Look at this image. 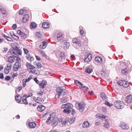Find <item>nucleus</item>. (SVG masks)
Returning a JSON list of instances; mask_svg holds the SVG:
<instances>
[{
  "label": "nucleus",
  "mask_w": 132,
  "mask_h": 132,
  "mask_svg": "<svg viewBox=\"0 0 132 132\" xmlns=\"http://www.w3.org/2000/svg\"><path fill=\"white\" fill-rule=\"evenodd\" d=\"M8 41H10V42H12L13 40L12 38L8 36L7 39H6Z\"/></svg>",
  "instance_id": "nucleus-55"
},
{
  "label": "nucleus",
  "mask_w": 132,
  "mask_h": 132,
  "mask_svg": "<svg viewBox=\"0 0 132 132\" xmlns=\"http://www.w3.org/2000/svg\"><path fill=\"white\" fill-rule=\"evenodd\" d=\"M125 101L127 103H129L132 102V96L130 95L125 98Z\"/></svg>",
  "instance_id": "nucleus-10"
},
{
  "label": "nucleus",
  "mask_w": 132,
  "mask_h": 132,
  "mask_svg": "<svg viewBox=\"0 0 132 132\" xmlns=\"http://www.w3.org/2000/svg\"><path fill=\"white\" fill-rule=\"evenodd\" d=\"M123 82L124 83L123 86L125 88L127 87L129 85L128 82L125 81H124Z\"/></svg>",
  "instance_id": "nucleus-39"
},
{
  "label": "nucleus",
  "mask_w": 132,
  "mask_h": 132,
  "mask_svg": "<svg viewBox=\"0 0 132 132\" xmlns=\"http://www.w3.org/2000/svg\"><path fill=\"white\" fill-rule=\"evenodd\" d=\"M28 126L31 128H34L36 126V124L34 122H32L29 123Z\"/></svg>",
  "instance_id": "nucleus-19"
},
{
  "label": "nucleus",
  "mask_w": 132,
  "mask_h": 132,
  "mask_svg": "<svg viewBox=\"0 0 132 132\" xmlns=\"http://www.w3.org/2000/svg\"><path fill=\"white\" fill-rule=\"evenodd\" d=\"M75 118H72L70 119L69 121V123H73L75 121Z\"/></svg>",
  "instance_id": "nucleus-42"
},
{
  "label": "nucleus",
  "mask_w": 132,
  "mask_h": 132,
  "mask_svg": "<svg viewBox=\"0 0 132 132\" xmlns=\"http://www.w3.org/2000/svg\"><path fill=\"white\" fill-rule=\"evenodd\" d=\"M71 111V110L70 109V108H65L64 110L63 111V112L64 113H66L67 114L70 113Z\"/></svg>",
  "instance_id": "nucleus-26"
},
{
  "label": "nucleus",
  "mask_w": 132,
  "mask_h": 132,
  "mask_svg": "<svg viewBox=\"0 0 132 132\" xmlns=\"http://www.w3.org/2000/svg\"><path fill=\"white\" fill-rule=\"evenodd\" d=\"M13 44L15 46L14 48V50L10 49L9 51L11 54H12L14 57H17L16 60V62H19L21 63V59L18 57V54L21 55L22 54V51L18 48V47L16 46L18 45L16 43H12V44Z\"/></svg>",
  "instance_id": "nucleus-1"
},
{
  "label": "nucleus",
  "mask_w": 132,
  "mask_h": 132,
  "mask_svg": "<svg viewBox=\"0 0 132 132\" xmlns=\"http://www.w3.org/2000/svg\"><path fill=\"white\" fill-rule=\"evenodd\" d=\"M0 78L2 79H3L4 78L3 74L2 73H0Z\"/></svg>",
  "instance_id": "nucleus-59"
},
{
  "label": "nucleus",
  "mask_w": 132,
  "mask_h": 132,
  "mask_svg": "<svg viewBox=\"0 0 132 132\" xmlns=\"http://www.w3.org/2000/svg\"><path fill=\"white\" fill-rule=\"evenodd\" d=\"M64 46L67 48H68L70 46L69 43L67 42H65L64 43Z\"/></svg>",
  "instance_id": "nucleus-40"
},
{
  "label": "nucleus",
  "mask_w": 132,
  "mask_h": 132,
  "mask_svg": "<svg viewBox=\"0 0 132 132\" xmlns=\"http://www.w3.org/2000/svg\"><path fill=\"white\" fill-rule=\"evenodd\" d=\"M25 12H26V11L22 9L20 10L19 12V14L20 15H23L24 13Z\"/></svg>",
  "instance_id": "nucleus-45"
},
{
  "label": "nucleus",
  "mask_w": 132,
  "mask_h": 132,
  "mask_svg": "<svg viewBox=\"0 0 132 132\" xmlns=\"http://www.w3.org/2000/svg\"><path fill=\"white\" fill-rule=\"evenodd\" d=\"M18 75L17 73H14L12 75V77L14 79V78L15 77H16Z\"/></svg>",
  "instance_id": "nucleus-57"
},
{
  "label": "nucleus",
  "mask_w": 132,
  "mask_h": 132,
  "mask_svg": "<svg viewBox=\"0 0 132 132\" xmlns=\"http://www.w3.org/2000/svg\"><path fill=\"white\" fill-rule=\"evenodd\" d=\"M96 117L99 119H105V116L100 114L98 113L96 115Z\"/></svg>",
  "instance_id": "nucleus-14"
},
{
  "label": "nucleus",
  "mask_w": 132,
  "mask_h": 132,
  "mask_svg": "<svg viewBox=\"0 0 132 132\" xmlns=\"http://www.w3.org/2000/svg\"><path fill=\"white\" fill-rule=\"evenodd\" d=\"M128 71V69L127 68H125L124 69H123L122 70L121 72L123 74H125L126 73H127Z\"/></svg>",
  "instance_id": "nucleus-44"
},
{
  "label": "nucleus",
  "mask_w": 132,
  "mask_h": 132,
  "mask_svg": "<svg viewBox=\"0 0 132 132\" xmlns=\"http://www.w3.org/2000/svg\"><path fill=\"white\" fill-rule=\"evenodd\" d=\"M12 28L13 30H15L17 28L16 24H13L12 26Z\"/></svg>",
  "instance_id": "nucleus-53"
},
{
  "label": "nucleus",
  "mask_w": 132,
  "mask_h": 132,
  "mask_svg": "<svg viewBox=\"0 0 132 132\" xmlns=\"http://www.w3.org/2000/svg\"><path fill=\"white\" fill-rule=\"evenodd\" d=\"M37 27V24L34 22H32L30 24V28L33 29L36 28Z\"/></svg>",
  "instance_id": "nucleus-28"
},
{
  "label": "nucleus",
  "mask_w": 132,
  "mask_h": 132,
  "mask_svg": "<svg viewBox=\"0 0 132 132\" xmlns=\"http://www.w3.org/2000/svg\"><path fill=\"white\" fill-rule=\"evenodd\" d=\"M68 101L67 98L65 97H63L61 100V102L62 103H65L67 102Z\"/></svg>",
  "instance_id": "nucleus-38"
},
{
  "label": "nucleus",
  "mask_w": 132,
  "mask_h": 132,
  "mask_svg": "<svg viewBox=\"0 0 132 132\" xmlns=\"http://www.w3.org/2000/svg\"><path fill=\"white\" fill-rule=\"evenodd\" d=\"M89 123L88 121H85L82 124V126L83 128H85L87 127L89 125Z\"/></svg>",
  "instance_id": "nucleus-27"
},
{
  "label": "nucleus",
  "mask_w": 132,
  "mask_h": 132,
  "mask_svg": "<svg viewBox=\"0 0 132 132\" xmlns=\"http://www.w3.org/2000/svg\"><path fill=\"white\" fill-rule=\"evenodd\" d=\"M26 96V95L23 97L22 101L24 104L27 105L28 104V102L27 99H26V98L25 97L24 98V97H25Z\"/></svg>",
  "instance_id": "nucleus-33"
},
{
  "label": "nucleus",
  "mask_w": 132,
  "mask_h": 132,
  "mask_svg": "<svg viewBox=\"0 0 132 132\" xmlns=\"http://www.w3.org/2000/svg\"><path fill=\"white\" fill-rule=\"evenodd\" d=\"M95 60L98 63H102V58L100 57H96L95 58Z\"/></svg>",
  "instance_id": "nucleus-22"
},
{
  "label": "nucleus",
  "mask_w": 132,
  "mask_h": 132,
  "mask_svg": "<svg viewBox=\"0 0 132 132\" xmlns=\"http://www.w3.org/2000/svg\"><path fill=\"white\" fill-rule=\"evenodd\" d=\"M101 96V97L103 99L105 100L106 99V96L105 94L103 93H100Z\"/></svg>",
  "instance_id": "nucleus-37"
},
{
  "label": "nucleus",
  "mask_w": 132,
  "mask_h": 132,
  "mask_svg": "<svg viewBox=\"0 0 132 132\" xmlns=\"http://www.w3.org/2000/svg\"><path fill=\"white\" fill-rule=\"evenodd\" d=\"M72 42L75 47L79 50H84V48H83V46L81 45L80 41L79 39L76 38H74L72 40Z\"/></svg>",
  "instance_id": "nucleus-4"
},
{
  "label": "nucleus",
  "mask_w": 132,
  "mask_h": 132,
  "mask_svg": "<svg viewBox=\"0 0 132 132\" xmlns=\"http://www.w3.org/2000/svg\"><path fill=\"white\" fill-rule=\"evenodd\" d=\"M101 124V122L100 121H97L95 123V125L96 126H98L100 125Z\"/></svg>",
  "instance_id": "nucleus-48"
},
{
  "label": "nucleus",
  "mask_w": 132,
  "mask_h": 132,
  "mask_svg": "<svg viewBox=\"0 0 132 132\" xmlns=\"http://www.w3.org/2000/svg\"><path fill=\"white\" fill-rule=\"evenodd\" d=\"M80 32L81 36H83L84 33V31L83 29H81L80 30Z\"/></svg>",
  "instance_id": "nucleus-50"
},
{
  "label": "nucleus",
  "mask_w": 132,
  "mask_h": 132,
  "mask_svg": "<svg viewBox=\"0 0 132 132\" xmlns=\"http://www.w3.org/2000/svg\"><path fill=\"white\" fill-rule=\"evenodd\" d=\"M34 63L35 64H36V66L37 67V68L38 69H39L41 68L42 67V65L40 63H37L36 62H34Z\"/></svg>",
  "instance_id": "nucleus-32"
},
{
  "label": "nucleus",
  "mask_w": 132,
  "mask_h": 132,
  "mask_svg": "<svg viewBox=\"0 0 132 132\" xmlns=\"http://www.w3.org/2000/svg\"><path fill=\"white\" fill-rule=\"evenodd\" d=\"M120 126L124 129H127L128 128V127L127 125L123 122H120Z\"/></svg>",
  "instance_id": "nucleus-11"
},
{
  "label": "nucleus",
  "mask_w": 132,
  "mask_h": 132,
  "mask_svg": "<svg viewBox=\"0 0 132 132\" xmlns=\"http://www.w3.org/2000/svg\"><path fill=\"white\" fill-rule=\"evenodd\" d=\"M34 80L37 84H39V81L37 80V78H34Z\"/></svg>",
  "instance_id": "nucleus-54"
},
{
  "label": "nucleus",
  "mask_w": 132,
  "mask_h": 132,
  "mask_svg": "<svg viewBox=\"0 0 132 132\" xmlns=\"http://www.w3.org/2000/svg\"><path fill=\"white\" fill-rule=\"evenodd\" d=\"M92 56L91 54H89L85 56L84 61L85 62L90 61L92 59Z\"/></svg>",
  "instance_id": "nucleus-9"
},
{
  "label": "nucleus",
  "mask_w": 132,
  "mask_h": 132,
  "mask_svg": "<svg viewBox=\"0 0 132 132\" xmlns=\"http://www.w3.org/2000/svg\"><path fill=\"white\" fill-rule=\"evenodd\" d=\"M8 61L10 63H12L15 61V59L12 56H10L8 58Z\"/></svg>",
  "instance_id": "nucleus-25"
},
{
  "label": "nucleus",
  "mask_w": 132,
  "mask_h": 132,
  "mask_svg": "<svg viewBox=\"0 0 132 132\" xmlns=\"http://www.w3.org/2000/svg\"><path fill=\"white\" fill-rule=\"evenodd\" d=\"M38 110L42 112L45 109V107L43 105H39L37 108Z\"/></svg>",
  "instance_id": "nucleus-15"
},
{
  "label": "nucleus",
  "mask_w": 132,
  "mask_h": 132,
  "mask_svg": "<svg viewBox=\"0 0 132 132\" xmlns=\"http://www.w3.org/2000/svg\"><path fill=\"white\" fill-rule=\"evenodd\" d=\"M114 105L115 108L118 109H121L124 107L123 103L120 101H116L114 103Z\"/></svg>",
  "instance_id": "nucleus-6"
},
{
  "label": "nucleus",
  "mask_w": 132,
  "mask_h": 132,
  "mask_svg": "<svg viewBox=\"0 0 132 132\" xmlns=\"http://www.w3.org/2000/svg\"><path fill=\"white\" fill-rule=\"evenodd\" d=\"M26 57L28 60H30V61H32L34 60V57L32 56L31 57L28 54H27Z\"/></svg>",
  "instance_id": "nucleus-23"
},
{
  "label": "nucleus",
  "mask_w": 132,
  "mask_h": 132,
  "mask_svg": "<svg viewBox=\"0 0 132 132\" xmlns=\"http://www.w3.org/2000/svg\"><path fill=\"white\" fill-rule=\"evenodd\" d=\"M15 98L17 102L19 103L21 101L22 97L19 94L15 96Z\"/></svg>",
  "instance_id": "nucleus-12"
},
{
  "label": "nucleus",
  "mask_w": 132,
  "mask_h": 132,
  "mask_svg": "<svg viewBox=\"0 0 132 132\" xmlns=\"http://www.w3.org/2000/svg\"><path fill=\"white\" fill-rule=\"evenodd\" d=\"M75 105L76 108L80 112H82L84 110L85 106V105L83 102H81L80 103H76Z\"/></svg>",
  "instance_id": "nucleus-5"
},
{
  "label": "nucleus",
  "mask_w": 132,
  "mask_h": 132,
  "mask_svg": "<svg viewBox=\"0 0 132 132\" xmlns=\"http://www.w3.org/2000/svg\"><path fill=\"white\" fill-rule=\"evenodd\" d=\"M66 87L63 86L57 87L56 89V94L55 96V98H58L60 96L64 95L65 94L67 93V90L64 91Z\"/></svg>",
  "instance_id": "nucleus-2"
},
{
  "label": "nucleus",
  "mask_w": 132,
  "mask_h": 132,
  "mask_svg": "<svg viewBox=\"0 0 132 132\" xmlns=\"http://www.w3.org/2000/svg\"><path fill=\"white\" fill-rule=\"evenodd\" d=\"M26 66L28 68L30 69L35 70L36 69V68L35 67L28 63H27Z\"/></svg>",
  "instance_id": "nucleus-17"
},
{
  "label": "nucleus",
  "mask_w": 132,
  "mask_h": 132,
  "mask_svg": "<svg viewBox=\"0 0 132 132\" xmlns=\"http://www.w3.org/2000/svg\"><path fill=\"white\" fill-rule=\"evenodd\" d=\"M79 86L80 87H81V88H84L85 86H84L83 84H82L81 83L79 85Z\"/></svg>",
  "instance_id": "nucleus-62"
},
{
  "label": "nucleus",
  "mask_w": 132,
  "mask_h": 132,
  "mask_svg": "<svg viewBox=\"0 0 132 132\" xmlns=\"http://www.w3.org/2000/svg\"><path fill=\"white\" fill-rule=\"evenodd\" d=\"M12 37L14 39H15L16 40H17L19 39V37L18 36H17L15 35L13 33V34H11V33H10Z\"/></svg>",
  "instance_id": "nucleus-35"
},
{
  "label": "nucleus",
  "mask_w": 132,
  "mask_h": 132,
  "mask_svg": "<svg viewBox=\"0 0 132 132\" xmlns=\"http://www.w3.org/2000/svg\"><path fill=\"white\" fill-rule=\"evenodd\" d=\"M85 90V92H87V90L89 89V88L85 86V87L83 88Z\"/></svg>",
  "instance_id": "nucleus-58"
},
{
  "label": "nucleus",
  "mask_w": 132,
  "mask_h": 132,
  "mask_svg": "<svg viewBox=\"0 0 132 132\" xmlns=\"http://www.w3.org/2000/svg\"><path fill=\"white\" fill-rule=\"evenodd\" d=\"M54 114V113L51 114L46 121V123L47 124H49L51 122H52L53 123L52 126L53 127L56 126L58 123L57 119H55L54 118L55 116H53Z\"/></svg>",
  "instance_id": "nucleus-3"
},
{
  "label": "nucleus",
  "mask_w": 132,
  "mask_h": 132,
  "mask_svg": "<svg viewBox=\"0 0 132 132\" xmlns=\"http://www.w3.org/2000/svg\"><path fill=\"white\" fill-rule=\"evenodd\" d=\"M24 17L26 18V19H29V15L28 14H27L25 15Z\"/></svg>",
  "instance_id": "nucleus-63"
},
{
  "label": "nucleus",
  "mask_w": 132,
  "mask_h": 132,
  "mask_svg": "<svg viewBox=\"0 0 132 132\" xmlns=\"http://www.w3.org/2000/svg\"><path fill=\"white\" fill-rule=\"evenodd\" d=\"M93 71L92 69L90 68H88L85 70V72L87 73L90 74Z\"/></svg>",
  "instance_id": "nucleus-30"
},
{
  "label": "nucleus",
  "mask_w": 132,
  "mask_h": 132,
  "mask_svg": "<svg viewBox=\"0 0 132 132\" xmlns=\"http://www.w3.org/2000/svg\"><path fill=\"white\" fill-rule=\"evenodd\" d=\"M65 106V108H73V105L69 103H67L65 104H64Z\"/></svg>",
  "instance_id": "nucleus-29"
},
{
  "label": "nucleus",
  "mask_w": 132,
  "mask_h": 132,
  "mask_svg": "<svg viewBox=\"0 0 132 132\" xmlns=\"http://www.w3.org/2000/svg\"><path fill=\"white\" fill-rule=\"evenodd\" d=\"M31 77H29L28 79H26L25 80V81L26 82H28L31 79Z\"/></svg>",
  "instance_id": "nucleus-61"
},
{
  "label": "nucleus",
  "mask_w": 132,
  "mask_h": 132,
  "mask_svg": "<svg viewBox=\"0 0 132 132\" xmlns=\"http://www.w3.org/2000/svg\"><path fill=\"white\" fill-rule=\"evenodd\" d=\"M24 51L25 54H27L28 53L29 51L28 50L26 49H23Z\"/></svg>",
  "instance_id": "nucleus-64"
},
{
  "label": "nucleus",
  "mask_w": 132,
  "mask_h": 132,
  "mask_svg": "<svg viewBox=\"0 0 132 132\" xmlns=\"http://www.w3.org/2000/svg\"><path fill=\"white\" fill-rule=\"evenodd\" d=\"M47 84V82L44 80L42 81V82L39 84V86H41L42 88H44L45 86Z\"/></svg>",
  "instance_id": "nucleus-20"
},
{
  "label": "nucleus",
  "mask_w": 132,
  "mask_h": 132,
  "mask_svg": "<svg viewBox=\"0 0 132 132\" xmlns=\"http://www.w3.org/2000/svg\"><path fill=\"white\" fill-rule=\"evenodd\" d=\"M21 36L23 37V38L24 39L26 38L27 35L26 34L24 33L23 32L21 34Z\"/></svg>",
  "instance_id": "nucleus-49"
},
{
  "label": "nucleus",
  "mask_w": 132,
  "mask_h": 132,
  "mask_svg": "<svg viewBox=\"0 0 132 132\" xmlns=\"http://www.w3.org/2000/svg\"><path fill=\"white\" fill-rule=\"evenodd\" d=\"M11 63L7 64L5 67L4 69L5 73L6 74H7L11 70Z\"/></svg>",
  "instance_id": "nucleus-7"
},
{
  "label": "nucleus",
  "mask_w": 132,
  "mask_h": 132,
  "mask_svg": "<svg viewBox=\"0 0 132 132\" xmlns=\"http://www.w3.org/2000/svg\"><path fill=\"white\" fill-rule=\"evenodd\" d=\"M75 83H76V84H77V85L78 86L81 83V82L78 80H75Z\"/></svg>",
  "instance_id": "nucleus-52"
},
{
  "label": "nucleus",
  "mask_w": 132,
  "mask_h": 132,
  "mask_svg": "<svg viewBox=\"0 0 132 132\" xmlns=\"http://www.w3.org/2000/svg\"><path fill=\"white\" fill-rule=\"evenodd\" d=\"M70 109L71 110V114L73 115L75 114L76 113L75 110L72 109V108H70Z\"/></svg>",
  "instance_id": "nucleus-47"
},
{
  "label": "nucleus",
  "mask_w": 132,
  "mask_h": 132,
  "mask_svg": "<svg viewBox=\"0 0 132 132\" xmlns=\"http://www.w3.org/2000/svg\"><path fill=\"white\" fill-rule=\"evenodd\" d=\"M40 54H42V56L44 57H45L46 55L45 53H44V52L43 51H40Z\"/></svg>",
  "instance_id": "nucleus-46"
},
{
  "label": "nucleus",
  "mask_w": 132,
  "mask_h": 132,
  "mask_svg": "<svg viewBox=\"0 0 132 132\" xmlns=\"http://www.w3.org/2000/svg\"><path fill=\"white\" fill-rule=\"evenodd\" d=\"M104 127L106 128H108L110 127V125L107 121H105L104 125Z\"/></svg>",
  "instance_id": "nucleus-31"
},
{
  "label": "nucleus",
  "mask_w": 132,
  "mask_h": 132,
  "mask_svg": "<svg viewBox=\"0 0 132 132\" xmlns=\"http://www.w3.org/2000/svg\"><path fill=\"white\" fill-rule=\"evenodd\" d=\"M30 73L35 75H39L40 73V71L38 70H34L33 71H31Z\"/></svg>",
  "instance_id": "nucleus-21"
},
{
  "label": "nucleus",
  "mask_w": 132,
  "mask_h": 132,
  "mask_svg": "<svg viewBox=\"0 0 132 132\" xmlns=\"http://www.w3.org/2000/svg\"><path fill=\"white\" fill-rule=\"evenodd\" d=\"M36 102L38 103H42L44 102V100L42 98L37 97L35 100Z\"/></svg>",
  "instance_id": "nucleus-16"
},
{
  "label": "nucleus",
  "mask_w": 132,
  "mask_h": 132,
  "mask_svg": "<svg viewBox=\"0 0 132 132\" xmlns=\"http://www.w3.org/2000/svg\"><path fill=\"white\" fill-rule=\"evenodd\" d=\"M28 20V19H26V18L24 16L22 19V21L23 22H26Z\"/></svg>",
  "instance_id": "nucleus-56"
},
{
  "label": "nucleus",
  "mask_w": 132,
  "mask_h": 132,
  "mask_svg": "<svg viewBox=\"0 0 132 132\" xmlns=\"http://www.w3.org/2000/svg\"><path fill=\"white\" fill-rule=\"evenodd\" d=\"M1 13L3 14H7L8 12L7 10L4 9H1Z\"/></svg>",
  "instance_id": "nucleus-34"
},
{
  "label": "nucleus",
  "mask_w": 132,
  "mask_h": 132,
  "mask_svg": "<svg viewBox=\"0 0 132 132\" xmlns=\"http://www.w3.org/2000/svg\"><path fill=\"white\" fill-rule=\"evenodd\" d=\"M60 56L61 59H64L65 58V56L64 52H62L60 53Z\"/></svg>",
  "instance_id": "nucleus-36"
},
{
  "label": "nucleus",
  "mask_w": 132,
  "mask_h": 132,
  "mask_svg": "<svg viewBox=\"0 0 132 132\" xmlns=\"http://www.w3.org/2000/svg\"><path fill=\"white\" fill-rule=\"evenodd\" d=\"M102 110L103 112H105L106 111V109L105 107H103L102 108Z\"/></svg>",
  "instance_id": "nucleus-60"
},
{
  "label": "nucleus",
  "mask_w": 132,
  "mask_h": 132,
  "mask_svg": "<svg viewBox=\"0 0 132 132\" xmlns=\"http://www.w3.org/2000/svg\"><path fill=\"white\" fill-rule=\"evenodd\" d=\"M42 27L44 28H47L49 27L50 25L48 22H44L42 24Z\"/></svg>",
  "instance_id": "nucleus-18"
},
{
  "label": "nucleus",
  "mask_w": 132,
  "mask_h": 132,
  "mask_svg": "<svg viewBox=\"0 0 132 132\" xmlns=\"http://www.w3.org/2000/svg\"><path fill=\"white\" fill-rule=\"evenodd\" d=\"M21 66V63L19 62H15L13 67V70L15 71H17Z\"/></svg>",
  "instance_id": "nucleus-8"
},
{
  "label": "nucleus",
  "mask_w": 132,
  "mask_h": 132,
  "mask_svg": "<svg viewBox=\"0 0 132 132\" xmlns=\"http://www.w3.org/2000/svg\"><path fill=\"white\" fill-rule=\"evenodd\" d=\"M5 80H7V81H9L11 79V77L9 76H7L5 77Z\"/></svg>",
  "instance_id": "nucleus-51"
},
{
  "label": "nucleus",
  "mask_w": 132,
  "mask_h": 132,
  "mask_svg": "<svg viewBox=\"0 0 132 132\" xmlns=\"http://www.w3.org/2000/svg\"><path fill=\"white\" fill-rule=\"evenodd\" d=\"M124 81L122 80L119 81L118 82V84L120 86H123L124 83Z\"/></svg>",
  "instance_id": "nucleus-43"
},
{
  "label": "nucleus",
  "mask_w": 132,
  "mask_h": 132,
  "mask_svg": "<svg viewBox=\"0 0 132 132\" xmlns=\"http://www.w3.org/2000/svg\"><path fill=\"white\" fill-rule=\"evenodd\" d=\"M105 104L109 107H111L113 106V104L110 103L109 102L107 101H105Z\"/></svg>",
  "instance_id": "nucleus-41"
},
{
  "label": "nucleus",
  "mask_w": 132,
  "mask_h": 132,
  "mask_svg": "<svg viewBox=\"0 0 132 132\" xmlns=\"http://www.w3.org/2000/svg\"><path fill=\"white\" fill-rule=\"evenodd\" d=\"M63 38V35L61 33H59L57 35V39L58 40H61Z\"/></svg>",
  "instance_id": "nucleus-24"
},
{
  "label": "nucleus",
  "mask_w": 132,
  "mask_h": 132,
  "mask_svg": "<svg viewBox=\"0 0 132 132\" xmlns=\"http://www.w3.org/2000/svg\"><path fill=\"white\" fill-rule=\"evenodd\" d=\"M47 46V43L46 42H43L42 44H41L39 46V47L41 49H44Z\"/></svg>",
  "instance_id": "nucleus-13"
}]
</instances>
